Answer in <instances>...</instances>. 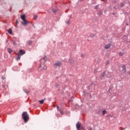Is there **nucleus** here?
<instances>
[{
    "instance_id": "35",
    "label": "nucleus",
    "mask_w": 130,
    "mask_h": 130,
    "mask_svg": "<svg viewBox=\"0 0 130 130\" xmlns=\"http://www.w3.org/2000/svg\"><path fill=\"white\" fill-rule=\"evenodd\" d=\"M2 79H3V80H4V77H2Z\"/></svg>"
},
{
    "instance_id": "36",
    "label": "nucleus",
    "mask_w": 130,
    "mask_h": 130,
    "mask_svg": "<svg viewBox=\"0 0 130 130\" xmlns=\"http://www.w3.org/2000/svg\"><path fill=\"white\" fill-rule=\"evenodd\" d=\"M15 43H16V42H14V44H15Z\"/></svg>"
},
{
    "instance_id": "4",
    "label": "nucleus",
    "mask_w": 130,
    "mask_h": 130,
    "mask_svg": "<svg viewBox=\"0 0 130 130\" xmlns=\"http://www.w3.org/2000/svg\"><path fill=\"white\" fill-rule=\"evenodd\" d=\"M46 69H47V67L46 66H44V67L42 68L41 64L39 65V70L40 71H41L42 70H46Z\"/></svg>"
},
{
    "instance_id": "11",
    "label": "nucleus",
    "mask_w": 130,
    "mask_h": 130,
    "mask_svg": "<svg viewBox=\"0 0 130 130\" xmlns=\"http://www.w3.org/2000/svg\"><path fill=\"white\" fill-rule=\"evenodd\" d=\"M122 71L124 73H125L126 70H125V65H122Z\"/></svg>"
},
{
    "instance_id": "23",
    "label": "nucleus",
    "mask_w": 130,
    "mask_h": 130,
    "mask_svg": "<svg viewBox=\"0 0 130 130\" xmlns=\"http://www.w3.org/2000/svg\"><path fill=\"white\" fill-rule=\"evenodd\" d=\"M66 24H67V25H69V24H70V21L68 20V21H66Z\"/></svg>"
},
{
    "instance_id": "8",
    "label": "nucleus",
    "mask_w": 130,
    "mask_h": 130,
    "mask_svg": "<svg viewBox=\"0 0 130 130\" xmlns=\"http://www.w3.org/2000/svg\"><path fill=\"white\" fill-rule=\"evenodd\" d=\"M29 22L27 21V20H23V22H22V24L24 25V26H27V24H28Z\"/></svg>"
},
{
    "instance_id": "30",
    "label": "nucleus",
    "mask_w": 130,
    "mask_h": 130,
    "mask_svg": "<svg viewBox=\"0 0 130 130\" xmlns=\"http://www.w3.org/2000/svg\"><path fill=\"white\" fill-rule=\"evenodd\" d=\"M87 128H88V129H89V130H92V128L91 127H89V128H88V127H87Z\"/></svg>"
},
{
    "instance_id": "13",
    "label": "nucleus",
    "mask_w": 130,
    "mask_h": 130,
    "mask_svg": "<svg viewBox=\"0 0 130 130\" xmlns=\"http://www.w3.org/2000/svg\"><path fill=\"white\" fill-rule=\"evenodd\" d=\"M105 76V72H104L101 75L100 78H103Z\"/></svg>"
},
{
    "instance_id": "14",
    "label": "nucleus",
    "mask_w": 130,
    "mask_h": 130,
    "mask_svg": "<svg viewBox=\"0 0 130 130\" xmlns=\"http://www.w3.org/2000/svg\"><path fill=\"white\" fill-rule=\"evenodd\" d=\"M17 55H18V57H17V58H16V59L17 61L20 60V59L21 58V56L20 55H18V54H17Z\"/></svg>"
},
{
    "instance_id": "1",
    "label": "nucleus",
    "mask_w": 130,
    "mask_h": 130,
    "mask_svg": "<svg viewBox=\"0 0 130 130\" xmlns=\"http://www.w3.org/2000/svg\"><path fill=\"white\" fill-rule=\"evenodd\" d=\"M22 117L24 120V122H27L29 120V115L27 113V112H23L22 113Z\"/></svg>"
},
{
    "instance_id": "33",
    "label": "nucleus",
    "mask_w": 130,
    "mask_h": 130,
    "mask_svg": "<svg viewBox=\"0 0 130 130\" xmlns=\"http://www.w3.org/2000/svg\"><path fill=\"white\" fill-rule=\"evenodd\" d=\"M16 24H18V20H16Z\"/></svg>"
},
{
    "instance_id": "9",
    "label": "nucleus",
    "mask_w": 130,
    "mask_h": 130,
    "mask_svg": "<svg viewBox=\"0 0 130 130\" xmlns=\"http://www.w3.org/2000/svg\"><path fill=\"white\" fill-rule=\"evenodd\" d=\"M96 35V33H91L90 35V37L91 38H93V37H95V36Z\"/></svg>"
},
{
    "instance_id": "27",
    "label": "nucleus",
    "mask_w": 130,
    "mask_h": 130,
    "mask_svg": "<svg viewBox=\"0 0 130 130\" xmlns=\"http://www.w3.org/2000/svg\"><path fill=\"white\" fill-rule=\"evenodd\" d=\"M124 6V4H121V7H123Z\"/></svg>"
},
{
    "instance_id": "15",
    "label": "nucleus",
    "mask_w": 130,
    "mask_h": 130,
    "mask_svg": "<svg viewBox=\"0 0 130 130\" xmlns=\"http://www.w3.org/2000/svg\"><path fill=\"white\" fill-rule=\"evenodd\" d=\"M45 98L44 99V100H41V101H39V103H40V104H43V103H44V101H45Z\"/></svg>"
},
{
    "instance_id": "24",
    "label": "nucleus",
    "mask_w": 130,
    "mask_h": 130,
    "mask_svg": "<svg viewBox=\"0 0 130 130\" xmlns=\"http://www.w3.org/2000/svg\"><path fill=\"white\" fill-rule=\"evenodd\" d=\"M54 87L55 88H57L58 87V85L57 84H55V85H54Z\"/></svg>"
},
{
    "instance_id": "18",
    "label": "nucleus",
    "mask_w": 130,
    "mask_h": 130,
    "mask_svg": "<svg viewBox=\"0 0 130 130\" xmlns=\"http://www.w3.org/2000/svg\"><path fill=\"white\" fill-rule=\"evenodd\" d=\"M43 59L44 60L45 62H46V60H47V57L46 56H44Z\"/></svg>"
},
{
    "instance_id": "10",
    "label": "nucleus",
    "mask_w": 130,
    "mask_h": 130,
    "mask_svg": "<svg viewBox=\"0 0 130 130\" xmlns=\"http://www.w3.org/2000/svg\"><path fill=\"white\" fill-rule=\"evenodd\" d=\"M26 16L25 15H21V18L23 21H25L26 19L25 18Z\"/></svg>"
},
{
    "instance_id": "28",
    "label": "nucleus",
    "mask_w": 130,
    "mask_h": 130,
    "mask_svg": "<svg viewBox=\"0 0 130 130\" xmlns=\"http://www.w3.org/2000/svg\"><path fill=\"white\" fill-rule=\"evenodd\" d=\"M57 110L58 111L59 110V109L58 108V106H57Z\"/></svg>"
},
{
    "instance_id": "5",
    "label": "nucleus",
    "mask_w": 130,
    "mask_h": 130,
    "mask_svg": "<svg viewBox=\"0 0 130 130\" xmlns=\"http://www.w3.org/2000/svg\"><path fill=\"white\" fill-rule=\"evenodd\" d=\"M18 55H19L20 56L21 55H23V54H25V51H23L22 50H20L19 52H18Z\"/></svg>"
},
{
    "instance_id": "17",
    "label": "nucleus",
    "mask_w": 130,
    "mask_h": 130,
    "mask_svg": "<svg viewBox=\"0 0 130 130\" xmlns=\"http://www.w3.org/2000/svg\"><path fill=\"white\" fill-rule=\"evenodd\" d=\"M107 112L106 111V110H104L103 111V115H105V114H106V113Z\"/></svg>"
},
{
    "instance_id": "20",
    "label": "nucleus",
    "mask_w": 130,
    "mask_h": 130,
    "mask_svg": "<svg viewBox=\"0 0 130 130\" xmlns=\"http://www.w3.org/2000/svg\"><path fill=\"white\" fill-rule=\"evenodd\" d=\"M119 55H120L121 56H122V55H123L124 54V53H122V52H120L119 53Z\"/></svg>"
},
{
    "instance_id": "26",
    "label": "nucleus",
    "mask_w": 130,
    "mask_h": 130,
    "mask_svg": "<svg viewBox=\"0 0 130 130\" xmlns=\"http://www.w3.org/2000/svg\"><path fill=\"white\" fill-rule=\"evenodd\" d=\"M52 12H53V13H55V12H56V10H52Z\"/></svg>"
},
{
    "instance_id": "6",
    "label": "nucleus",
    "mask_w": 130,
    "mask_h": 130,
    "mask_svg": "<svg viewBox=\"0 0 130 130\" xmlns=\"http://www.w3.org/2000/svg\"><path fill=\"white\" fill-rule=\"evenodd\" d=\"M76 127L77 128L78 130L80 129V127H81V123L78 121L77 124H76Z\"/></svg>"
},
{
    "instance_id": "34",
    "label": "nucleus",
    "mask_w": 130,
    "mask_h": 130,
    "mask_svg": "<svg viewBox=\"0 0 130 130\" xmlns=\"http://www.w3.org/2000/svg\"><path fill=\"white\" fill-rule=\"evenodd\" d=\"M126 25H127V26H128V24L127 23H126Z\"/></svg>"
},
{
    "instance_id": "3",
    "label": "nucleus",
    "mask_w": 130,
    "mask_h": 130,
    "mask_svg": "<svg viewBox=\"0 0 130 130\" xmlns=\"http://www.w3.org/2000/svg\"><path fill=\"white\" fill-rule=\"evenodd\" d=\"M69 62L71 66H74L75 63V61H74L73 58L69 59Z\"/></svg>"
},
{
    "instance_id": "21",
    "label": "nucleus",
    "mask_w": 130,
    "mask_h": 130,
    "mask_svg": "<svg viewBox=\"0 0 130 130\" xmlns=\"http://www.w3.org/2000/svg\"><path fill=\"white\" fill-rule=\"evenodd\" d=\"M108 64H109V60H107V61L106 62V66H108Z\"/></svg>"
},
{
    "instance_id": "19",
    "label": "nucleus",
    "mask_w": 130,
    "mask_h": 130,
    "mask_svg": "<svg viewBox=\"0 0 130 130\" xmlns=\"http://www.w3.org/2000/svg\"><path fill=\"white\" fill-rule=\"evenodd\" d=\"M37 18H38V16L37 15H34V19L35 20H36L37 19Z\"/></svg>"
},
{
    "instance_id": "37",
    "label": "nucleus",
    "mask_w": 130,
    "mask_h": 130,
    "mask_svg": "<svg viewBox=\"0 0 130 130\" xmlns=\"http://www.w3.org/2000/svg\"><path fill=\"white\" fill-rule=\"evenodd\" d=\"M34 27H35V26L34 25Z\"/></svg>"
},
{
    "instance_id": "7",
    "label": "nucleus",
    "mask_w": 130,
    "mask_h": 130,
    "mask_svg": "<svg viewBox=\"0 0 130 130\" xmlns=\"http://www.w3.org/2000/svg\"><path fill=\"white\" fill-rule=\"evenodd\" d=\"M110 46H111V44H108L105 46V49H109V48H110Z\"/></svg>"
},
{
    "instance_id": "22",
    "label": "nucleus",
    "mask_w": 130,
    "mask_h": 130,
    "mask_svg": "<svg viewBox=\"0 0 130 130\" xmlns=\"http://www.w3.org/2000/svg\"><path fill=\"white\" fill-rule=\"evenodd\" d=\"M85 54H81V57H85Z\"/></svg>"
},
{
    "instance_id": "12",
    "label": "nucleus",
    "mask_w": 130,
    "mask_h": 130,
    "mask_svg": "<svg viewBox=\"0 0 130 130\" xmlns=\"http://www.w3.org/2000/svg\"><path fill=\"white\" fill-rule=\"evenodd\" d=\"M8 52H9V53L11 54L13 52V50L11 48H8Z\"/></svg>"
},
{
    "instance_id": "2",
    "label": "nucleus",
    "mask_w": 130,
    "mask_h": 130,
    "mask_svg": "<svg viewBox=\"0 0 130 130\" xmlns=\"http://www.w3.org/2000/svg\"><path fill=\"white\" fill-rule=\"evenodd\" d=\"M54 66H55V67H60V66H61V62L57 61L54 64Z\"/></svg>"
},
{
    "instance_id": "25",
    "label": "nucleus",
    "mask_w": 130,
    "mask_h": 130,
    "mask_svg": "<svg viewBox=\"0 0 130 130\" xmlns=\"http://www.w3.org/2000/svg\"><path fill=\"white\" fill-rule=\"evenodd\" d=\"M28 44H31L32 43V41H29L28 42Z\"/></svg>"
},
{
    "instance_id": "16",
    "label": "nucleus",
    "mask_w": 130,
    "mask_h": 130,
    "mask_svg": "<svg viewBox=\"0 0 130 130\" xmlns=\"http://www.w3.org/2000/svg\"><path fill=\"white\" fill-rule=\"evenodd\" d=\"M8 33H9V34H13V31H12V29H8Z\"/></svg>"
},
{
    "instance_id": "32",
    "label": "nucleus",
    "mask_w": 130,
    "mask_h": 130,
    "mask_svg": "<svg viewBox=\"0 0 130 130\" xmlns=\"http://www.w3.org/2000/svg\"><path fill=\"white\" fill-rule=\"evenodd\" d=\"M97 73V71H94V73L96 74Z\"/></svg>"
},
{
    "instance_id": "29",
    "label": "nucleus",
    "mask_w": 130,
    "mask_h": 130,
    "mask_svg": "<svg viewBox=\"0 0 130 130\" xmlns=\"http://www.w3.org/2000/svg\"><path fill=\"white\" fill-rule=\"evenodd\" d=\"M60 113H61V114H63V113H62V112L61 111V110L60 111Z\"/></svg>"
},
{
    "instance_id": "31",
    "label": "nucleus",
    "mask_w": 130,
    "mask_h": 130,
    "mask_svg": "<svg viewBox=\"0 0 130 130\" xmlns=\"http://www.w3.org/2000/svg\"><path fill=\"white\" fill-rule=\"evenodd\" d=\"M102 11H100V15H102Z\"/></svg>"
}]
</instances>
